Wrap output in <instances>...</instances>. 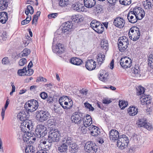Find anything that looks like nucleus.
<instances>
[{
  "mask_svg": "<svg viewBox=\"0 0 153 153\" xmlns=\"http://www.w3.org/2000/svg\"><path fill=\"white\" fill-rule=\"evenodd\" d=\"M83 18L78 15H73L71 17L72 21H69L64 23L62 25L61 30L63 33H67L71 31V29L75 27V24L79 23L82 22L83 20Z\"/></svg>",
  "mask_w": 153,
  "mask_h": 153,
  "instance_id": "f257e3e1",
  "label": "nucleus"
},
{
  "mask_svg": "<svg viewBox=\"0 0 153 153\" xmlns=\"http://www.w3.org/2000/svg\"><path fill=\"white\" fill-rule=\"evenodd\" d=\"M85 117L84 113L78 111L73 113L71 118L72 123L78 125L81 123Z\"/></svg>",
  "mask_w": 153,
  "mask_h": 153,
  "instance_id": "f03ea898",
  "label": "nucleus"
},
{
  "mask_svg": "<svg viewBox=\"0 0 153 153\" xmlns=\"http://www.w3.org/2000/svg\"><path fill=\"white\" fill-rule=\"evenodd\" d=\"M36 117L40 122H43L47 120L50 116L49 113L45 110H39L36 111Z\"/></svg>",
  "mask_w": 153,
  "mask_h": 153,
  "instance_id": "7ed1b4c3",
  "label": "nucleus"
},
{
  "mask_svg": "<svg viewBox=\"0 0 153 153\" xmlns=\"http://www.w3.org/2000/svg\"><path fill=\"white\" fill-rule=\"evenodd\" d=\"M25 108L27 107L26 110L27 111L33 112L35 111L38 108L39 106L38 102L37 101L34 99L28 100L25 104Z\"/></svg>",
  "mask_w": 153,
  "mask_h": 153,
  "instance_id": "20e7f679",
  "label": "nucleus"
},
{
  "mask_svg": "<svg viewBox=\"0 0 153 153\" xmlns=\"http://www.w3.org/2000/svg\"><path fill=\"white\" fill-rule=\"evenodd\" d=\"M129 143L128 139L125 135H120L117 140V145L120 149H123L127 146Z\"/></svg>",
  "mask_w": 153,
  "mask_h": 153,
  "instance_id": "39448f33",
  "label": "nucleus"
},
{
  "mask_svg": "<svg viewBox=\"0 0 153 153\" xmlns=\"http://www.w3.org/2000/svg\"><path fill=\"white\" fill-rule=\"evenodd\" d=\"M46 128L42 125H39L36 126L34 134L35 137L40 138L44 137L47 133Z\"/></svg>",
  "mask_w": 153,
  "mask_h": 153,
  "instance_id": "423d86ee",
  "label": "nucleus"
},
{
  "mask_svg": "<svg viewBox=\"0 0 153 153\" xmlns=\"http://www.w3.org/2000/svg\"><path fill=\"white\" fill-rule=\"evenodd\" d=\"M120 64L123 69L129 68L132 65V61L129 58L126 56L123 57L120 60Z\"/></svg>",
  "mask_w": 153,
  "mask_h": 153,
  "instance_id": "0eeeda50",
  "label": "nucleus"
},
{
  "mask_svg": "<svg viewBox=\"0 0 153 153\" xmlns=\"http://www.w3.org/2000/svg\"><path fill=\"white\" fill-rule=\"evenodd\" d=\"M48 133V137L51 139L50 141H53L55 142L59 140V134L57 129L51 130Z\"/></svg>",
  "mask_w": 153,
  "mask_h": 153,
  "instance_id": "6e6552de",
  "label": "nucleus"
},
{
  "mask_svg": "<svg viewBox=\"0 0 153 153\" xmlns=\"http://www.w3.org/2000/svg\"><path fill=\"white\" fill-rule=\"evenodd\" d=\"M85 148L86 152L89 153H94L97 150V146L92 142H87L85 144Z\"/></svg>",
  "mask_w": 153,
  "mask_h": 153,
  "instance_id": "1a4fd4ad",
  "label": "nucleus"
},
{
  "mask_svg": "<svg viewBox=\"0 0 153 153\" xmlns=\"http://www.w3.org/2000/svg\"><path fill=\"white\" fill-rule=\"evenodd\" d=\"M113 23L114 25L117 27L121 28L124 26L125 21L123 18L118 17L114 19Z\"/></svg>",
  "mask_w": 153,
  "mask_h": 153,
  "instance_id": "9d476101",
  "label": "nucleus"
},
{
  "mask_svg": "<svg viewBox=\"0 0 153 153\" xmlns=\"http://www.w3.org/2000/svg\"><path fill=\"white\" fill-rule=\"evenodd\" d=\"M53 43V42L52 49L54 53L59 55L63 53L64 51V48L62 44L59 43L56 45L54 46Z\"/></svg>",
  "mask_w": 153,
  "mask_h": 153,
  "instance_id": "9b49d317",
  "label": "nucleus"
},
{
  "mask_svg": "<svg viewBox=\"0 0 153 153\" xmlns=\"http://www.w3.org/2000/svg\"><path fill=\"white\" fill-rule=\"evenodd\" d=\"M109 138L110 140L112 141L117 140L119 139L120 136L118 131L115 129H112L109 132Z\"/></svg>",
  "mask_w": 153,
  "mask_h": 153,
  "instance_id": "f8f14e48",
  "label": "nucleus"
},
{
  "mask_svg": "<svg viewBox=\"0 0 153 153\" xmlns=\"http://www.w3.org/2000/svg\"><path fill=\"white\" fill-rule=\"evenodd\" d=\"M28 111L26 110L25 111H23L19 113L18 114V118L19 119L21 122L26 121V120H28L29 116Z\"/></svg>",
  "mask_w": 153,
  "mask_h": 153,
  "instance_id": "ddd939ff",
  "label": "nucleus"
},
{
  "mask_svg": "<svg viewBox=\"0 0 153 153\" xmlns=\"http://www.w3.org/2000/svg\"><path fill=\"white\" fill-rule=\"evenodd\" d=\"M132 12V11L129 12L127 15V18L129 22L131 23L134 24L136 23L138 20L137 18H138L137 16L136 15Z\"/></svg>",
  "mask_w": 153,
  "mask_h": 153,
  "instance_id": "4468645a",
  "label": "nucleus"
},
{
  "mask_svg": "<svg viewBox=\"0 0 153 153\" xmlns=\"http://www.w3.org/2000/svg\"><path fill=\"white\" fill-rule=\"evenodd\" d=\"M85 67L89 71H92L96 67V62L92 59L88 60L86 62Z\"/></svg>",
  "mask_w": 153,
  "mask_h": 153,
  "instance_id": "2eb2a0df",
  "label": "nucleus"
},
{
  "mask_svg": "<svg viewBox=\"0 0 153 153\" xmlns=\"http://www.w3.org/2000/svg\"><path fill=\"white\" fill-rule=\"evenodd\" d=\"M138 125L140 127H143L149 130H150L152 128V126L151 124L148 123L146 120L142 119H140L139 120Z\"/></svg>",
  "mask_w": 153,
  "mask_h": 153,
  "instance_id": "dca6fc26",
  "label": "nucleus"
},
{
  "mask_svg": "<svg viewBox=\"0 0 153 153\" xmlns=\"http://www.w3.org/2000/svg\"><path fill=\"white\" fill-rule=\"evenodd\" d=\"M72 7L74 10L78 12L83 11L84 10V7L83 4L79 2H77L73 4Z\"/></svg>",
  "mask_w": 153,
  "mask_h": 153,
  "instance_id": "f3484780",
  "label": "nucleus"
},
{
  "mask_svg": "<svg viewBox=\"0 0 153 153\" xmlns=\"http://www.w3.org/2000/svg\"><path fill=\"white\" fill-rule=\"evenodd\" d=\"M83 119L82 120L83 125L85 127L89 126L92 123V120L90 116L88 114L87 115L85 119Z\"/></svg>",
  "mask_w": 153,
  "mask_h": 153,
  "instance_id": "a211bd4d",
  "label": "nucleus"
},
{
  "mask_svg": "<svg viewBox=\"0 0 153 153\" xmlns=\"http://www.w3.org/2000/svg\"><path fill=\"white\" fill-rule=\"evenodd\" d=\"M85 6L87 8H91L94 7L96 4L95 0H84Z\"/></svg>",
  "mask_w": 153,
  "mask_h": 153,
  "instance_id": "6ab92c4d",
  "label": "nucleus"
},
{
  "mask_svg": "<svg viewBox=\"0 0 153 153\" xmlns=\"http://www.w3.org/2000/svg\"><path fill=\"white\" fill-rule=\"evenodd\" d=\"M8 19V14L5 12L0 13V22L2 24L6 23Z\"/></svg>",
  "mask_w": 153,
  "mask_h": 153,
  "instance_id": "aec40b11",
  "label": "nucleus"
},
{
  "mask_svg": "<svg viewBox=\"0 0 153 153\" xmlns=\"http://www.w3.org/2000/svg\"><path fill=\"white\" fill-rule=\"evenodd\" d=\"M100 76H99V79L103 82H105L107 80V78L108 77V73H105L104 71L103 70H102L101 71H100Z\"/></svg>",
  "mask_w": 153,
  "mask_h": 153,
  "instance_id": "412c9836",
  "label": "nucleus"
},
{
  "mask_svg": "<svg viewBox=\"0 0 153 153\" xmlns=\"http://www.w3.org/2000/svg\"><path fill=\"white\" fill-rule=\"evenodd\" d=\"M138 108L130 106L128 109V112L130 115L133 116L137 114L138 112Z\"/></svg>",
  "mask_w": 153,
  "mask_h": 153,
  "instance_id": "4be33fe9",
  "label": "nucleus"
},
{
  "mask_svg": "<svg viewBox=\"0 0 153 153\" xmlns=\"http://www.w3.org/2000/svg\"><path fill=\"white\" fill-rule=\"evenodd\" d=\"M70 62L72 64L76 65H80L82 62L81 59L76 57L72 58L70 60Z\"/></svg>",
  "mask_w": 153,
  "mask_h": 153,
  "instance_id": "5701e85b",
  "label": "nucleus"
},
{
  "mask_svg": "<svg viewBox=\"0 0 153 153\" xmlns=\"http://www.w3.org/2000/svg\"><path fill=\"white\" fill-rule=\"evenodd\" d=\"M22 122H21V128L22 131L23 132H26V131H25V130H27L26 128L28 129V130H29V126L28 124V121H24Z\"/></svg>",
  "mask_w": 153,
  "mask_h": 153,
  "instance_id": "b1692460",
  "label": "nucleus"
},
{
  "mask_svg": "<svg viewBox=\"0 0 153 153\" xmlns=\"http://www.w3.org/2000/svg\"><path fill=\"white\" fill-rule=\"evenodd\" d=\"M119 51L120 52H124L128 47V43H122L119 44L117 43Z\"/></svg>",
  "mask_w": 153,
  "mask_h": 153,
  "instance_id": "393cba45",
  "label": "nucleus"
},
{
  "mask_svg": "<svg viewBox=\"0 0 153 153\" xmlns=\"http://www.w3.org/2000/svg\"><path fill=\"white\" fill-rule=\"evenodd\" d=\"M94 30L98 33H102L104 30V27L100 22Z\"/></svg>",
  "mask_w": 153,
  "mask_h": 153,
  "instance_id": "a878e982",
  "label": "nucleus"
},
{
  "mask_svg": "<svg viewBox=\"0 0 153 153\" xmlns=\"http://www.w3.org/2000/svg\"><path fill=\"white\" fill-rule=\"evenodd\" d=\"M62 143L65 144L71 145L73 143V139L68 136H66L62 140Z\"/></svg>",
  "mask_w": 153,
  "mask_h": 153,
  "instance_id": "bb28decb",
  "label": "nucleus"
},
{
  "mask_svg": "<svg viewBox=\"0 0 153 153\" xmlns=\"http://www.w3.org/2000/svg\"><path fill=\"white\" fill-rule=\"evenodd\" d=\"M94 129L91 132V134L94 136H96L100 133V129L95 126H93Z\"/></svg>",
  "mask_w": 153,
  "mask_h": 153,
  "instance_id": "cd10ccee",
  "label": "nucleus"
},
{
  "mask_svg": "<svg viewBox=\"0 0 153 153\" xmlns=\"http://www.w3.org/2000/svg\"><path fill=\"white\" fill-rule=\"evenodd\" d=\"M133 35H131V37H129V38L133 41L137 40L140 38V32L139 30L137 31V33H133Z\"/></svg>",
  "mask_w": 153,
  "mask_h": 153,
  "instance_id": "c85d7f7f",
  "label": "nucleus"
},
{
  "mask_svg": "<svg viewBox=\"0 0 153 153\" xmlns=\"http://www.w3.org/2000/svg\"><path fill=\"white\" fill-rule=\"evenodd\" d=\"M68 146L67 144L63 143L58 148V150L60 152H64L66 151Z\"/></svg>",
  "mask_w": 153,
  "mask_h": 153,
  "instance_id": "c756f323",
  "label": "nucleus"
},
{
  "mask_svg": "<svg viewBox=\"0 0 153 153\" xmlns=\"http://www.w3.org/2000/svg\"><path fill=\"white\" fill-rule=\"evenodd\" d=\"M101 46L102 49L107 51L108 48V41L105 39L102 40L101 42Z\"/></svg>",
  "mask_w": 153,
  "mask_h": 153,
  "instance_id": "7c9ffc66",
  "label": "nucleus"
},
{
  "mask_svg": "<svg viewBox=\"0 0 153 153\" xmlns=\"http://www.w3.org/2000/svg\"><path fill=\"white\" fill-rule=\"evenodd\" d=\"M139 30V28L136 27H131L128 32V36L129 37H131V35H133V33H137V31Z\"/></svg>",
  "mask_w": 153,
  "mask_h": 153,
  "instance_id": "2f4dec72",
  "label": "nucleus"
},
{
  "mask_svg": "<svg viewBox=\"0 0 153 153\" xmlns=\"http://www.w3.org/2000/svg\"><path fill=\"white\" fill-rule=\"evenodd\" d=\"M143 4L146 9H149L151 8L152 3L148 0H146L144 1Z\"/></svg>",
  "mask_w": 153,
  "mask_h": 153,
  "instance_id": "473e14b6",
  "label": "nucleus"
},
{
  "mask_svg": "<svg viewBox=\"0 0 153 153\" xmlns=\"http://www.w3.org/2000/svg\"><path fill=\"white\" fill-rule=\"evenodd\" d=\"M137 95H142V96L145 92L144 88L141 86H140L137 88Z\"/></svg>",
  "mask_w": 153,
  "mask_h": 153,
  "instance_id": "72a5a7b5",
  "label": "nucleus"
},
{
  "mask_svg": "<svg viewBox=\"0 0 153 153\" xmlns=\"http://www.w3.org/2000/svg\"><path fill=\"white\" fill-rule=\"evenodd\" d=\"M33 147L31 145H28V146L26 147L25 151L26 153H34L35 151L33 149Z\"/></svg>",
  "mask_w": 153,
  "mask_h": 153,
  "instance_id": "f704fd0d",
  "label": "nucleus"
},
{
  "mask_svg": "<svg viewBox=\"0 0 153 153\" xmlns=\"http://www.w3.org/2000/svg\"><path fill=\"white\" fill-rule=\"evenodd\" d=\"M128 104L127 102H125L123 100H119V105L121 109H124L126 107Z\"/></svg>",
  "mask_w": 153,
  "mask_h": 153,
  "instance_id": "c9c22d12",
  "label": "nucleus"
},
{
  "mask_svg": "<svg viewBox=\"0 0 153 153\" xmlns=\"http://www.w3.org/2000/svg\"><path fill=\"white\" fill-rule=\"evenodd\" d=\"M51 139L48 138H47V144L45 145V149L48 150L50 149L51 147V146L52 145L53 143V141H50Z\"/></svg>",
  "mask_w": 153,
  "mask_h": 153,
  "instance_id": "e433bc0d",
  "label": "nucleus"
},
{
  "mask_svg": "<svg viewBox=\"0 0 153 153\" xmlns=\"http://www.w3.org/2000/svg\"><path fill=\"white\" fill-rule=\"evenodd\" d=\"M148 61V66L152 68H153V54L149 56Z\"/></svg>",
  "mask_w": 153,
  "mask_h": 153,
  "instance_id": "4c0bfd02",
  "label": "nucleus"
},
{
  "mask_svg": "<svg viewBox=\"0 0 153 153\" xmlns=\"http://www.w3.org/2000/svg\"><path fill=\"white\" fill-rule=\"evenodd\" d=\"M128 43V39L126 36H122L120 37L118 41V43L119 44L122 43Z\"/></svg>",
  "mask_w": 153,
  "mask_h": 153,
  "instance_id": "58836bf2",
  "label": "nucleus"
},
{
  "mask_svg": "<svg viewBox=\"0 0 153 153\" xmlns=\"http://www.w3.org/2000/svg\"><path fill=\"white\" fill-rule=\"evenodd\" d=\"M30 53V50L28 48L24 49L21 52L22 56H28Z\"/></svg>",
  "mask_w": 153,
  "mask_h": 153,
  "instance_id": "ea45409f",
  "label": "nucleus"
},
{
  "mask_svg": "<svg viewBox=\"0 0 153 153\" xmlns=\"http://www.w3.org/2000/svg\"><path fill=\"white\" fill-rule=\"evenodd\" d=\"M142 10H142V8L140 7H136L134 8L133 11H132V12H134L133 13L137 16L140 13V12H141Z\"/></svg>",
  "mask_w": 153,
  "mask_h": 153,
  "instance_id": "a19ab883",
  "label": "nucleus"
},
{
  "mask_svg": "<svg viewBox=\"0 0 153 153\" xmlns=\"http://www.w3.org/2000/svg\"><path fill=\"white\" fill-rule=\"evenodd\" d=\"M100 23L96 20H93L90 23V26L94 30V29Z\"/></svg>",
  "mask_w": 153,
  "mask_h": 153,
  "instance_id": "79ce46f5",
  "label": "nucleus"
},
{
  "mask_svg": "<svg viewBox=\"0 0 153 153\" xmlns=\"http://www.w3.org/2000/svg\"><path fill=\"white\" fill-rule=\"evenodd\" d=\"M27 68L26 66H25L24 67L23 69H20L18 70L17 72L18 74L20 76H24V75L23 74L25 72H26V73H27V71L26 70Z\"/></svg>",
  "mask_w": 153,
  "mask_h": 153,
  "instance_id": "37998d69",
  "label": "nucleus"
},
{
  "mask_svg": "<svg viewBox=\"0 0 153 153\" xmlns=\"http://www.w3.org/2000/svg\"><path fill=\"white\" fill-rule=\"evenodd\" d=\"M27 134L25 135L24 134V135L22 134H21V135H20V138H19V139H20L21 138H22L23 141L25 142H26L27 143H30V141H31V140L29 141L30 139H29V136H28L27 137H26V136Z\"/></svg>",
  "mask_w": 153,
  "mask_h": 153,
  "instance_id": "c03bdc74",
  "label": "nucleus"
},
{
  "mask_svg": "<svg viewBox=\"0 0 153 153\" xmlns=\"http://www.w3.org/2000/svg\"><path fill=\"white\" fill-rule=\"evenodd\" d=\"M70 101H70L69 102L70 105H69V106H64L63 102H61V103H59L60 104V105L64 109L66 110H68L71 109L73 105L72 101H71V100Z\"/></svg>",
  "mask_w": 153,
  "mask_h": 153,
  "instance_id": "a18cd8bd",
  "label": "nucleus"
},
{
  "mask_svg": "<svg viewBox=\"0 0 153 153\" xmlns=\"http://www.w3.org/2000/svg\"><path fill=\"white\" fill-rule=\"evenodd\" d=\"M84 105L85 107L86 108L89 109V111H93L94 110V108L88 102H85L84 103Z\"/></svg>",
  "mask_w": 153,
  "mask_h": 153,
  "instance_id": "49530a36",
  "label": "nucleus"
},
{
  "mask_svg": "<svg viewBox=\"0 0 153 153\" xmlns=\"http://www.w3.org/2000/svg\"><path fill=\"white\" fill-rule=\"evenodd\" d=\"M131 0H119L120 3L122 4L127 5L131 3Z\"/></svg>",
  "mask_w": 153,
  "mask_h": 153,
  "instance_id": "de8ad7c7",
  "label": "nucleus"
},
{
  "mask_svg": "<svg viewBox=\"0 0 153 153\" xmlns=\"http://www.w3.org/2000/svg\"><path fill=\"white\" fill-rule=\"evenodd\" d=\"M2 63L3 65H7L10 63V61L7 57H5L2 60Z\"/></svg>",
  "mask_w": 153,
  "mask_h": 153,
  "instance_id": "09e8293b",
  "label": "nucleus"
},
{
  "mask_svg": "<svg viewBox=\"0 0 153 153\" xmlns=\"http://www.w3.org/2000/svg\"><path fill=\"white\" fill-rule=\"evenodd\" d=\"M145 14V13L144 11L143 10H142L141 12H140V13L137 16L138 17L137 19H138V20H141L144 17Z\"/></svg>",
  "mask_w": 153,
  "mask_h": 153,
  "instance_id": "8fccbe9b",
  "label": "nucleus"
},
{
  "mask_svg": "<svg viewBox=\"0 0 153 153\" xmlns=\"http://www.w3.org/2000/svg\"><path fill=\"white\" fill-rule=\"evenodd\" d=\"M27 60L25 58H22L19 60V65L20 66H23L27 63Z\"/></svg>",
  "mask_w": 153,
  "mask_h": 153,
  "instance_id": "3c124183",
  "label": "nucleus"
},
{
  "mask_svg": "<svg viewBox=\"0 0 153 153\" xmlns=\"http://www.w3.org/2000/svg\"><path fill=\"white\" fill-rule=\"evenodd\" d=\"M69 98V97L65 96H63L62 97H60L59 100V103L63 102L66 99H68Z\"/></svg>",
  "mask_w": 153,
  "mask_h": 153,
  "instance_id": "603ef678",
  "label": "nucleus"
},
{
  "mask_svg": "<svg viewBox=\"0 0 153 153\" xmlns=\"http://www.w3.org/2000/svg\"><path fill=\"white\" fill-rule=\"evenodd\" d=\"M42 139H41L39 142L40 144L41 145H45L47 144V138H46L45 137H42Z\"/></svg>",
  "mask_w": 153,
  "mask_h": 153,
  "instance_id": "864d4df0",
  "label": "nucleus"
},
{
  "mask_svg": "<svg viewBox=\"0 0 153 153\" xmlns=\"http://www.w3.org/2000/svg\"><path fill=\"white\" fill-rule=\"evenodd\" d=\"M27 10L29 11V12L30 14L32 15L34 12V9L32 6L28 5L27 7Z\"/></svg>",
  "mask_w": 153,
  "mask_h": 153,
  "instance_id": "5fc2aeb1",
  "label": "nucleus"
},
{
  "mask_svg": "<svg viewBox=\"0 0 153 153\" xmlns=\"http://www.w3.org/2000/svg\"><path fill=\"white\" fill-rule=\"evenodd\" d=\"M80 93L83 95H86L88 93V91L85 88H82L79 91Z\"/></svg>",
  "mask_w": 153,
  "mask_h": 153,
  "instance_id": "6e6d98bb",
  "label": "nucleus"
},
{
  "mask_svg": "<svg viewBox=\"0 0 153 153\" xmlns=\"http://www.w3.org/2000/svg\"><path fill=\"white\" fill-rule=\"evenodd\" d=\"M40 96L42 99L44 100L45 99L48 97L47 94L44 92H41L40 94Z\"/></svg>",
  "mask_w": 153,
  "mask_h": 153,
  "instance_id": "4d7b16f0",
  "label": "nucleus"
},
{
  "mask_svg": "<svg viewBox=\"0 0 153 153\" xmlns=\"http://www.w3.org/2000/svg\"><path fill=\"white\" fill-rule=\"evenodd\" d=\"M28 70L27 71V73L26 74H25V75L27 76H30L32 75L33 73V70L32 69L30 68H27Z\"/></svg>",
  "mask_w": 153,
  "mask_h": 153,
  "instance_id": "13d9d810",
  "label": "nucleus"
},
{
  "mask_svg": "<svg viewBox=\"0 0 153 153\" xmlns=\"http://www.w3.org/2000/svg\"><path fill=\"white\" fill-rule=\"evenodd\" d=\"M148 98V97H146L143 96L142 97H141V98H140L141 101L142 102H143V104H145Z\"/></svg>",
  "mask_w": 153,
  "mask_h": 153,
  "instance_id": "bf43d9fd",
  "label": "nucleus"
},
{
  "mask_svg": "<svg viewBox=\"0 0 153 153\" xmlns=\"http://www.w3.org/2000/svg\"><path fill=\"white\" fill-rule=\"evenodd\" d=\"M36 81L38 82L40 81H43L45 82L47 81V79H46L43 77L40 76L37 78Z\"/></svg>",
  "mask_w": 153,
  "mask_h": 153,
  "instance_id": "052dcab7",
  "label": "nucleus"
},
{
  "mask_svg": "<svg viewBox=\"0 0 153 153\" xmlns=\"http://www.w3.org/2000/svg\"><path fill=\"white\" fill-rule=\"evenodd\" d=\"M26 121H27L28 123V124L29 126V130H32L33 127V124L32 122L30 120H26Z\"/></svg>",
  "mask_w": 153,
  "mask_h": 153,
  "instance_id": "680f3d73",
  "label": "nucleus"
},
{
  "mask_svg": "<svg viewBox=\"0 0 153 153\" xmlns=\"http://www.w3.org/2000/svg\"><path fill=\"white\" fill-rule=\"evenodd\" d=\"M58 14L57 13H52L51 14H50L48 15V18L49 19H51L52 18H56Z\"/></svg>",
  "mask_w": 153,
  "mask_h": 153,
  "instance_id": "e2e57ef3",
  "label": "nucleus"
},
{
  "mask_svg": "<svg viewBox=\"0 0 153 153\" xmlns=\"http://www.w3.org/2000/svg\"><path fill=\"white\" fill-rule=\"evenodd\" d=\"M135 152V148L133 147H131L129 149H128L127 152V153H134Z\"/></svg>",
  "mask_w": 153,
  "mask_h": 153,
  "instance_id": "0e129e2a",
  "label": "nucleus"
},
{
  "mask_svg": "<svg viewBox=\"0 0 153 153\" xmlns=\"http://www.w3.org/2000/svg\"><path fill=\"white\" fill-rule=\"evenodd\" d=\"M65 0H60L59 2V5L61 7H64L66 3H65Z\"/></svg>",
  "mask_w": 153,
  "mask_h": 153,
  "instance_id": "69168bd1",
  "label": "nucleus"
},
{
  "mask_svg": "<svg viewBox=\"0 0 153 153\" xmlns=\"http://www.w3.org/2000/svg\"><path fill=\"white\" fill-rule=\"evenodd\" d=\"M111 102L110 100H108L107 98H105L102 100V103L104 104H109Z\"/></svg>",
  "mask_w": 153,
  "mask_h": 153,
  "instance_id": "338daca9",
  "label": "nucleus"
},
{
  "mask_svg": "<svg viewBox=\"0 0 153 153\" xmlns=\"http://www.w3.org/2000/svg\"><path fill=\"white\" fill-rule=\"evenodd\" d=\"M53 99L52 97L49 96L48 97L47 101L50 104H52L53 103Z\"/></svg>",
  "mask_w": 153,
  "mask_h": 153,
  "instance_id": "774afa93",
  "label": "nucleus"
}]
</instances>
